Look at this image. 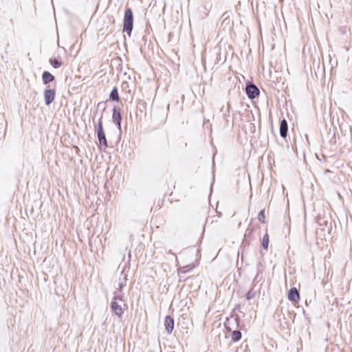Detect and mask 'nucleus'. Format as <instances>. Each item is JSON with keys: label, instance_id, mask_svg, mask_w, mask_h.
I'll return each instance as SVG.
<instances>
[{"label": "nucleus", "instance_id": "4", "mask_svg": "<svg viewBox=\"0 0 352 352\" xmlns=\"http://www.w3.org/2000/svg\"><path fill=\"white\" fill-rule=\"evenodd\" d=\"M246 94L249 98L254 99L259 95V90L254 85H248L245 88Z\"/></svg>", "mask_w": 352, "mask_h": 352}, {"label": "nucleus", "instance_id": "9", "mask_svg": "<svg viewBox=\"0 0 352 352\" xmlns=\"http://www.w3.org/2000/svg\"><path fill=\"white\" fill-rule=\"evenodd\" d=\"M112 118L115 123H116L118 126H120L122 116L120 113V109L119 107H113Z\"/></svg>", "mask_w": 352, "mask_h": 352}, {"label": "nucleus", "instance_id": "15", "mask_svg": "<svg viewBox=\"0 0 352 352\" xmlns=\"http://www.w3.org/2000/svg\"><path fill=\"white\" fill-rule=\"evenodd\" d=\"M258 219L262 223H266V217L265 214V210H261L258 214Z\"/></svg>", "mask_w": 352, "mask_h": 352}, {"label": "nucleus", "instance_id": "13", "mask_svg": "<svg viewBox=\"0 0 352 352\" xmlns=\"http://www.w3.org/2000/svg\"><path fill=\"white\" fill-rule=\"evenodd\" d=\"M110 98L113 100H116L117 102L120 101V96L118 94V89L114 87L110 94Z\"/></svg>", "mask_w": 352, "mask_h": 352}, {"label": "nucleus", "instance_id": "11", "mask_svg": "<svg viewBox=\"0 0 352 352\" xmlns=\"http://www.w3.org/2000/svg\"><path fill=\"white\" fill-rule=\"evenodd\" d=\"M42 79L44 84H47L54 80V76L49 72H44L42 76Z\"/></svg>", "mask_w": 352, "mask_h": 352}, {"label": "nucleus", "instance_id": "14", "mask_svg": "<svg viewBox=\"0 0 352 352\" xmlns=\"http://www.w3.org/2000/svg\"><path fill=\"white\" fill-rule=\"evenodd\" d=\"M269 243H270V237H269V235L267 233H266L263 237V241H262V245H263V247L265 250H267L268 248V245H269Z\"/></svg>", "mask_w": 352, "mask_h": 352}, {"label": "nucleus", "instance_id": "5", "mask_svg": "<svg viewBox=\"0 0 352 352\" xmlns=\"http://www.w3.org/2000/svg\"><path fill=\"white\" fill-rule=\"evenodd\" d=\"M56 91L54 89H46L44 93L45 104L47 105L51 104L54 101Z\"/></svg>", "mask_w": 352, "mask_h": 352}, {"label": "nucleus", "instance_id": "10", "mask_svg": "<svg viewBox=\"0 0 352 352\" xmlns=\"http://www.w3.org/2000/svg\"><path fill=\"white\" fill-rule=\"evenodd\" d=\"M287 129L288 126L286 120H282L280 123V135L282 138H285L287 137Z\"/></svg>", "mask_w": 352, "mask_h": 352}, {"label": "nucleus", "instance_id": "8", "mask_svg": "<svg viewBox=\"0 0 352 352\" xmlns=\"http://www.w3.org/2000/svg\"><path fill=\"white\" fill-rule=\"evenodd\" d=\"M164 326L166 331L168 333H170L173 331L174 328V320L171 316H166L164 320Z\"/></svg>", "mask_w": 352, "mask_h": 352}, {"label": "nucleus", "instance_id": "2", "mask_svg": "<svg viewBox=\"0 0 352 352\" xmlns=\"http://www.w3.org/2000/svg\"><path fill=\"white\" fill-rule=\"evenodd\" d=\"M96 132L100 144L106 148L108 145L101 119L98 121Z\"/></svg>", "mask_w": 352, "mask_h": 352}, {"label": "nucleus", "instance_id": "3", "mask_svg": "<svg viewBox=\"0 0 352 352\" xmlns=\"http://www.w3.org/2000/svg\"><path fill=\"white\" fill-rule=\"evenodd\" d=\"M232 321L229 319H227L226 322H225L224 325L227 331H232L231 333V338L232 340L234 342H238L241 338V333L239 331H232Z\"/></svg>", "mask_w": 352, "mask_h": 352}, {"label": "nucleus", "instance_id": "6", "mask_svg": "<svg viewBox=\"0 0 352 352\" xmlns=\"http://www.w3.org/2000/svg\"><path fill=\"white\" fill-rule=\"evenodd\" d=\"M288 299L295 303H297L299 301L300 294L296 287H292L289 289L288 292Z\"/></svg>", "mask_w": 352, "mask_h": 352}, {"label": "nucleus", "instance_id": "7", "mask_svg": "<svg viewBox=\"0 0 352 352\" xmlns=\"http://www.w3.org/2000/svg\"><path fill=\"white\" fill-rule=\"evenodd\" d=\"M118 298H114L113 301L111 302V310L118 316L121 317L122 315V308L121 305L117 302Z\"/></svg>", "mask_w": 352, "mask_h": 352}, {"label": "nucleus", "instance_id": "1", "mask_svg": "<svg viewBox=\"0 0 352 352\" xmlns=\"http://www.w3.org/2000/svg\"><path fill=\"white\" fill-rule=\"evenodd\" d=\"M133 15L132 10L127 8L124 12L123 32H126L130 36L133 30Z\"/></svg>", "mask_w": 352, "mask_h": 352}, {"label": "nucleus", "instance_id": "16", "mask_svg": "<svg viewBox=\"0 0 352 352\" xmlns=\"http://www.w3.org/2000/svg\"><path fill=\"white\" fill-rule=\"evenodd\" d=\"M50 63L54 68H58L61 66V63L56 59H50Z\"/></svg>", "mask_w": 352, "mask_h": 352}, {"label": "nucleus", "instance_id": "12", "mask_svg": "<svg viewBox=\"0 0 352 352\" xmlns=\"http://www.w3.org/2000/svg\"><path fill=\"white\" fill-rule=\"evenodd\" d=\"M195 266L196 265L194 263H192L186 266L181 267L178 269V274H186L194 269Z\"/></svg>", "mask_w": 352, "mask_h": 352}]
</instances>
